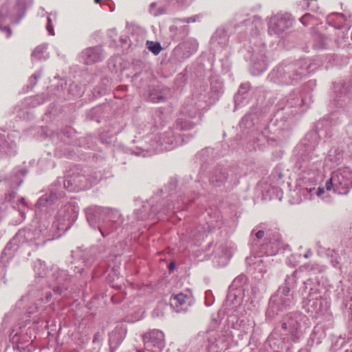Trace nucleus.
Wrapping results in <instances>:
<instances>
[{
    "instance_id": "3",
    "label": "nucleus",
    "mask_w": 352,
    "mask_h": 352,
    "mask_svg": "<svg viewBox=\"0 0 352 352\" xmlns=\"http://www.w3.org/2000/svg\"><path fill=\"white\" fill-rule=\"evenodd\" d=\"M189 299V296L184 293H179L173 295L170 297V305L172 307L179 308L186 305Z\"/></svg>"
},
{
    "instance_id": "16",
    "label": "nucleus",
    "mask_w": 352,
    "mask_h": 352,
    "mask_svg": "<svg viewBox=\"0 0 352 352\" xmlns=\"http://www.w3.org/2000/svg\"><path fill=\"white\" fill-rule=\"evenodd\" d=\"M314 189H315L314 188H310V189H309V192H311V191H312V190H314Z\"/></svg>"
},
{
    "instance_id": "12",
    "label": "nucleus",
    "mask_w": 352,
    "mask_h": 352,
    "mask_svg": "<svg viewBox=\"0 0 352 352\" xmlns=\"http://www.w3.org/2000/svg\"><path fill=\"white\" fill-rule=\"evenodd\" d=\"M324 192V190L323 188H318L316 194L318 197H320Z\"/></svg>"
},
{
    "instance_id": "17",
    "label": "nucleus",
    "mask_w": 352,
    "mask_h": 352,
    "mask_svg": "<svg viewBox=\"0 0 352 352\" xmlns=\"http://www.w3.org/2000/svg\"><path fill=\"white\" fill-rule=\"evenodd\" d=\"M283 23V20L279 21V23Z\"/></svg>"
},
{
    "instance_id": "11",
    "label": "nucleus",
    "mask_w": 352,
    "mask_h": 352,
    "mask_svg": "<svg viewBox=\"0 0 352 352\" xmlns=\"http://www.w3.org/2000/svg\"><path fill=\"white\" fill-rule=\"evenodd\" d=\"M256 237L258 239H262L264 235H265V232L263 230H258L256 234Z\"/></svg>"
},
{
    "instance_id": "10",
    "label": "nucleus",
    "mask_w": 352,
    "mask_h": 352,
    "mask_svg": "<svg viewBox=\"0 0 352 352\" xmlns=\"http://www.w3.org/2000/svg\"><path fill=\"white\" fill-rule=\"evenodd\" d=\"M305 3H307L308 7L311 6V3H313L312 8L314 9L315 7H316V2L317 0H304Z\"/></svg>"
},
{
    "instance_id": "8",
    "label": "nucleus",
    "mask_w": 352,
    "mask_h": 352,
    "mask_svg": "<svg viewBox=\"0 0 352 352\" xmlns=\"http://www.w3.org/2000/svg\"><path fill=\"white\" fill-rule=\"evenodd\" d=\"M48 23L47 25V30L50 32V34H54V30L52 25L51 24V19L50 17L47 18Z\"/></svg>"
},
{
    "instance_id": "4",
    "label": "nucleus",
    "mask_w": 352,
    "mask_h": 352,
    "mask_svg": "<svg viewBox=\"0 0 352 352\" xmlns=\"http://www.w3.org/2000/svg\"><path fill=\"white\" fill-rule=\"evenodd\" d=\"M333 174H338L340 175L339 182H337V186L338 190H348L352 184L351 179L346 177V171L333 173Z\"/></svg>"
},
{
    "instance_id": "14",
    "label": "nucleus",
    "mask_w": 352,
    "mask_h": 352,
    "mask_svg": "<svg viewBox=\"0 0 352 352\" xmlns=\"http://www.w3.org/2000/svg\"><path fill=\"white\" fill-rule=\"evenodd\" d=\"M282 326H283V329H286V324L285 323H283Z\"/></svg>"
},
{
    "instance_id": "7",
    "label": "nucleus",
    "mask_w": 352,
    "mask_h": 352,
    "mask_svg": "<svg viewBox=\"0 0 352 352\" xmlns=\"http://www.w3.org/2000/svg\"><path fill=\"white\" fill-rule=\"evenodd\" d=\"M161 46L160 43H154L153 45L149 47V50L155 55L158 54L161 51Z\"/></svg>"
},
{
    "instance_id": "2",
    "label": "nucleus",
    "mask_w": 352,
    "mask_h": 352,
    "mask_svg": "<svg viewBox=\"0 0 352 352\" xmlns=\"http://www.w3.org/2000/svg\"><path fill=\"white\" fill-rule=\"evenodd\" d=\"M126 334V329L124 327H116L113 331L109 337L110 342H115L116 344H120L124 338Z\"/></svg>"
},
{
    "instance_id": "1",
    "label": "nucleus",
    "mask_w": 352,
    "mask_h": 352,
    "mask_svg": "<svg viewBox=\"0 0 352 352\" xmlns=\"http://www.w3.org/2000/svg\"><path fill=\"white\" fill-rule=\"evenodd\" d=\"M145 349L149 352H160L165 346L164 335L159 330H153L143 336Z\"/></svg>"
},
{
    "instance_id": "6",
    "label": "nucleus",
    "mask_w": 352,
    "mask_h": 352,
    "mask_svg": "<svg viewBox=\"0 0 352 352\" xmlns=\"http://www.w3.org/2000/svg\"><path fill=\"white\" fill-rule=\"evenodd\" d=\"M340 177V175L333 173L330 179H329L326 182L325 188L327 190H331L333 186H334L336 191L338 190V187L337 186V182H339Z\"/></svg>"
},
{
    "instance_id": "9",
    "label": "nucleus",
    "mask_w": 352,
    "mask_h": 352,
    "mask_svg": "<svg viewBox=\"0 0 352 352\" xmlns=\"http://www.w3.org/2000/svg\"><path fill=\"white\" fill-rule=\"evenodd\" d=\"M2 32L6 34L8 38H10L12 35V30L8 27H4L1 29Z\"/></svg>"
},
{
    "instance_id": "13",
    "label": "nucleus",
    "mask_w": 352,
    "mask_h": 352,
    "mask_svg": "<svg viewBox=\"0 0 352 352\" xmlns=\"http://www.w3.org/2000/svg\"><path fill=\"white\" fill-rule=\"evenodd\" d=\"M307 15H304V16L301 18V19H300L301 22H302V23H304V21L306 19V18H307Z\"/></svg>"
},
{
    "instance_id": "5",
    "label": "nucleus",
    "mask_w": 352,
    "mask_h": 352,
    "mask_svg": "<svg viewBox=\"0 0 352 352\" xmlns=\"http://www.w3.org/2000/svg\"><path fill=\"white\" fill-rule=\"evenodd\" d=\"M85 55L86 64H93L96 62L99 61L101 58L99 50L96 48H91L87 50L85 52Z\"/></svg>"
},
{
    "instance_id": "15",
    "label": "nucleus",
    "mask_w": 352,
    "mask_h": 352,
    "mask_svg": "<svg viewBox=\"0 0 352 352\" xmlns=\"http://www.w3.org/2000/svg\"><path fill=\"white\" fill-rule=\"evenodd\" d=\"M100 1H101V0H95V2H96V3H100Z\"/></svg>"
}]
</instances>
